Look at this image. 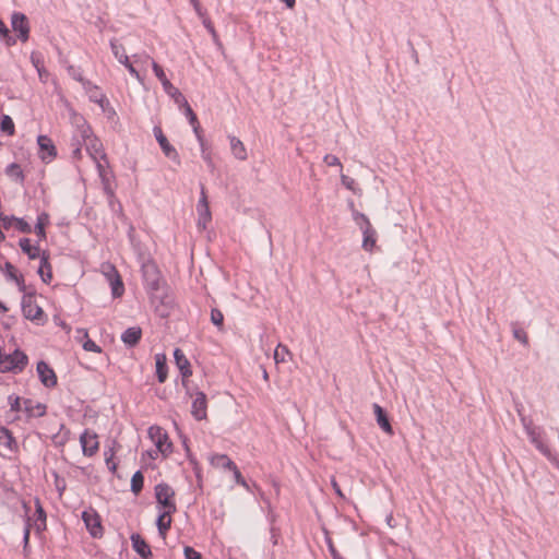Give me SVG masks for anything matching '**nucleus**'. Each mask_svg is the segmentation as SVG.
I'll return each mask as SVG.
<instances>
[{
	"label": "nucleus",
	"mask_w": 559,
	"mask_h": 559,
	"mask_svg": "<svg viewBox=\"0 0 559 559\" xmlns=\"http://www.w3.org/2000/svg\"><path fill=\"white\" fill-rule=\"evenodd\" d=\"M522 426L530 439V441L536 447V449L544 454L549 461L557 463V459L552 455L548 445L540 440L539 428L533 424V420L526 416H522Z\"/></svg>",
	"instance_id": "f257e3e1"
},
{
	"label": "nucleus",
	"mask_w": 559,
	"mask_h": 559,
	"mask_svg": "<svg viewBox=\"0 0 559 559\" xmlns=\"http://www.w3.org/2000/svg\"><path fill=\"white\" fill-rule=\"evenodd\" d=\"M155 498L157 503L164 509V511L176 512L177 507L175 503V491L165 483L155 486Z\"/></svg>",
	"instance_id": "39448f33"
},
{
	"label": "nucleus",
	"mask_w": 559,
	"mask_h": 559,
	"mask_svg": "<svg viewBox=\"0 0 559 559\" xmlns=\"http://www.w3.org/2000/svg\"><path fill=\"white\" fill-rule=\"evenodd\" d=\"M191 126L193 128V132H194V134H195V136L198 139V142H199L200 146H203L205 140H204V136L202 134V129H201V127L199 124V121L197 120L195 124H191Z\"/></svg>",
	"instance_id": "603ef678"
},
{
	"label": "nucleus",
	"mask_w": 559,
	"mask_h": 559,
	"mask_svg": "<svg viewBox=\"0 0 559 559\" xmlns=\"http://www.w3.org/2000/svg\"><path fill=\"white\" fill-rule=\"evenodd\" d=\"M156 360V374L159 383H164L167 379V365L166 357L163 354L155 356Z\"/></svg>",
	"instance_id": "c85d7f7f"
},
{
	"label": "nucleus",
	"mask_w": 559,
	"mask_h": 559,
	"mask_svg": "<svg viewBox=\"0 0 559 559\" xmlns=\"http://www.w3.org/2000/svg\"><path fill=\"white\" fill-rule=\"evenodd\" d=\"M110 48L114 56L119 59L121 55H126L124 48L121 44H119L116 39L110 40Z\"/></svg>",
	"instance_id": "37998d69"
},
{
	"label": "nucleus",
	"mask_w": 559,
	"mask_h": 559,
	"mask_svg": "<svg viewBox=\"0 0 559 559\" xmlns=\"http://www.w3.org/2000/svg\"><path fill=\"white\" fill-rule=\"evenodd\" d=\"M212 464L217 467H223L227 469L235 468V463L225 454H217L213 456Z\"/></svg>",
	"instance_id": "473e14b6"
},
{
	"label": "nucleus",
	"mask_w": 559,
	"mask_h": 559,
	"mask_svg": "<svg viewBox=\"0 0 559 559\" xmlns=\"http://www.w3.org/2000/svg\"><path fill=\"white\" fill-rule=\"evenodd\" d=\"M286 4L288 9H293L295 7L296 0H281Z\"/></svg>",
	"instance_id": "774afa93"
},
{
	"label": "nucleus",
	"mask_w": 559,
	"mask_h": 559,
	"mask_svg": "<svg viewBox=\"0 0 559 559\" xmlns=\"http://www.w3.org/2000/svg\"><path fill=\"white\" fill-rule=\"evenodd\" d=\"M324 163L329 166H338L342 168V164L337 156L332 154H326L323 158Z\"/></svg>",
	"instance_id": "864d4df0"
},
{
	"label": "nucleus",
	"mask_w": 559,
	"mask_h": 559,
	"mask_svg": "<svg viewBox=\"0 0 559 559\" xmlns=\"http://www.w3.org/2000/svg\"><path fill=\"white\" fill-rule=\"evenodd\" d=\"M83 141L80 139L79 136V132L76 131V134L73 136V143H72V146H73V151H72V155L74 158H80L81 157V143Z\"/></svg>",
	"instance_id": "79ce46f5"
},
{
	"label": "nucleus",
	"mask_w": 559,
	"mask_h": 559,
	"mask_svg": "<svg viewBox=\"0 0 559 559\" xmlns=\"http://www.w3.org/2000/svg\"><path fill=\"white\" fill-rule=\"evenodd\" d=\"M12 29L17 33V37L22 41H26L29 37V24L25 14L14 12L11 16Z\"/></svg>",
	"instance_id": "6e6552de"
},
{
	"label": "nucleus",
	"mask_w": 559,
	"mask_h": 559,
	"mask_svg": "<svg viewBox=\"0 0 559 559\" xmlns=\"http://www.w3.org/2000/svg\"><path fill=\"white\" fill-rule=\"evenodd\" d=\"M173 513L174 512H170V511H163L157 518L156 525L158 528V533L163 538L166 537V534L171 526V514Z\"/></svg>",
	"instance_id": "5701e85b"
},
{
	"label": "nucleus",
	"mask_w": 559,
	"mask_h": 559,
	"mask_svg": "<svg viewBox=\"0 0 559 559\" xmlns=\"http://www.w3.org/2000/svg\"><path fill=\"white\" fill-rule=\"evenodd\" d=\"M8 32H9V29H8V27L5 26V24H4L2 21H0V36H1V37H2V36H7V35H8Z\"/></svg>",
	"instance_id": "69168bd1"
},
{
	"label": "nucleus",
	"mask_w": 559,
	"mask_h": 559,
	"mask_svg": "<svg viewBox=\"0 0 559 559\" xmlns=\"http://www.w3.org/2000/svg\"><path fill=\"white\" fill-rule=\"evenodd\" d=\"M229 142L233 155L239 160H246L248 155L243 143L238 138L233 135L229 136Z\"/></svg>",
	"instance_id": "393cba45"
},
{
	"label": "nucleus",
	"mask_w": 559,
	"mask_h": 559,
	"mask_svg": "<svg viewBox=\"0 0 559 559\" xmlns=\"http://www.w3.org/2000/svg\"><path fill=\"white\" fill-rule=\"evenodd\" d=\"M152 69L156 78L162 83L165 93L168 94L176 104L178 102H185V96L182 93L171 84V82L167 79L163 68L154 60L152 61Z\"/></svg>",
	"instance_id": "423d86ee"
},
{
	"label": "nucleus",
	"mask_w": 559,
	"mask_h": 559,
	"mask_svg": "<svg viewBox=\"0 0 559 559\" xmlns=\"http://www.w3.org/2000/svg\"><path fill=\"white\" fill-rule=\"evenodd\" d=\"M48 223V215L46 213H41L37 217V223L35 225V234L39 237V239L46 238L45 225Z\"/></svg>",
	"instance_id": "72a5a7b5"
},
{
	"label": "nucleus",
	"mask_w": 559,
	"mask_h": 559,
	"mask_svg": "<svg viewBox=\"0 0 559 559\" xmlns=\"http://www.w3.org/2000/svg\"><path fill=\"white\" fill-rule=\"evenodd\" d=\"M174 358L182 378H189L192 374L191 365L180 348L174 350Z\"/></svg>",
	"instance_id": "a211bd4d"
},
{
	"label": "nucleus",
	"mask_w": 559,
	"mask_h": 559,
	"mask_svg": "<svg viewBox=\"0 0 559 559\" xmlns=\"http://www.w3.org/2000/svg\"><path fill=\"white\" fill-rule=\"evenodd\" d=\"M23 508L25 510V525H24V534H23V543H24V551H27L28 543H29V534H31V518L28 516V512L31 508L26 502H23Z\"/></svg>",
	"instance_id": "7c9ffc66"
},
{
	"label": "nucleus",
	"mask_w": 559,
	"mask_h": 559,
	"mask_svg": "<svg viewBox=\"0 0 559 559\" xmlns=\"http://www.w3.org/2000/svg\"><path fill=\"white\" fill-rule=\"evenodd\" d=\"M211 322L217 326L219 330H223L224 326V314L217 308H213L211 310Z\"/></svg>",
	"instance_id": "4c0bfd02"
},
{
	"label": "nucleus",
	"mask_w": 559,
	"mask_h": 559,
	"mask_svg": "<svg viewBox=\"0 0 559 559\" xmlns=\"http://www.w3.org/2000/svg\"><path fill=\"white\" fill-rule=\"evenodd\" d=\"M22 312L23 316L33 322L36 323H43L44 322V311L41 307H39L35 300H34V294L33 293H24V296L22 298Z\"/></svg>",
	"instance_id": "20e7f679"
},
{
	"label": "nucleus",
	"mask_w": 559,
	"mask_h": 559,
	"mask_svg": "<svg viewBox=\"0 0 559 559\" xmlns=\"http://www.w3.org/2000/svg\"><path fill=\"white\" fill-rule=\"evenodd\" d=\"M131 543H132V547L133 549L138 552V555L144 559H147L150 557H152V550L148 546V544L142 538V536L140 534H132L131 537Z\"/></svg>",
	"instance_id": "6ab92c4d"
},
{
	"label": "nucleus",
	"mask_w": 559,
	"mask_h": 559,
	"mask_svg": "<svg viewBox=\"0 0 559 559\" xmlns=\"http://www.w3.org/2000/svg\"><path fill=\"white\" fill-rule=\"evenodd\" d=\"M82 519L85 523L86 528L88 530L90 534L95 537H102L103 536V526L100 524V518L94 511L93 509L83 511Z\"/></svg>",
	"instance_id": "1a4fd4ad"
},
{
	"label": "nucleus",
	"mask_w": 559,
	"mask_h": 559,
	"mask_svg": "<svg viewBox=\"0 0 559 559\" xmlns=\"http://www.w3.org/2000/svg\"><path fill=\"white\" fill-rule=\"evenodd\" d=\"M186 559H201V554L194 550L190 546H186L183 549Z\"/></svg>",
	"instance_id": "3c124183"
},
{
	"label": "nucleus",
	"mask_w": 559,
	"mask_h": 559,
	"mask_svg": "<svg viewBox=\"0 0 559 559\" xmlns=\"http://www.w3.org/2000/svg\"><path fill=\"white\" fill-rule=\"evenodd\" d=\"M0 130L4 133H7L8 135H13L14 134V122L12 120V118L8 115H3L2 118H1V122H0Z\"/></svg>",
	"instance_id": "e433bc0d"
},
{
	"label": "nucleus",
	"mask_w": 559,
	"mask_h": 559,
	"mask_svg": "<svg viewBox=\"0 0 559 559\" xmlns=\"http://www.w3.org/2000/svg\"><path fill=\"white\" fill-rule=\"evenodd\" d=\"M177 105L181 108L189 120L190 124H195L198 117L189 105L188 100L185 98V102H178Z\"/></svg>",
	"instance_id": "c9c22d12"
},
{
	"label": "nucleus",
	"mask_w": 559,
	"mask_h": 559,
	"mask_svg": "<svg viewBox=\"0 0 559 559\" xmlns=\"http://www.w3.org/2000/svg\"><path fill=\"white\" fill-rule=\"evenodd\" d=\"M153 132L165 156L176 162L177 164H180V158L177 150L168 142L160 127H154Z\"/></svg>",
	"instance_id": "9d476101"
},
{
	"label": "nucleus",
	"mask_w": 559,
	"mask_h": 559,
	"mask_svg": "<svg viewBox=\"0 0 559 559\" xmlns=\"http://www.w3.org/2000/svg\"><path fill=\"white\" fill-rule=\"evenodd\" d=\"M342 185L345 186L348 190L354 191L355 180L346 175H341Z\"/></svg>",
	"instance_id": "5fc2aeb1"
},
{
	"label": "nucleus",
	"mask_w": 559,
	"mask_h": 559,
	"mask_svg": "<svg viewBox=\"0 0 559 559\" xmlns=\"http://www.w3.org/2000/svg\"><path fill=\"white\" fill-rule=\"evenodd\" d=\"M230 471L234 472L236 483L247 487V483L243 479V477H242L241 473L239 472V469L237 468V466L235 465V468H231Z\"/></svg>",
	"instance_id": "4d7b16f0"
},
{
	"label": "nucleus",
	"mask_w": 559,
	"mask_h": 559,
	"mask_svg": "<svg viewBox=\"0 0 559 559\" xmlns=\"http://www.w3.org/2000/svg\"><path fill=\"white\" fill-rule=\"evenodd\" d=\"M5 174L17 182L24 181L23 170L21 166L16 163L10 164L5 169Z\"/></svg>",
	"instance_id": "2f4dec72"
},
{
	"label": "nucleus",
	"mask_w": 559,
	"mask_h": 559,
	"mask_svg": "<svg viewBox=\"0 0 559 559\" xmlns=\"http://www.w3.org/2000/svg\"><path fill=\"white\" fill-rule=\"evenodd\" d=\"M200 147H201V152H202V158L204 159V162L206 163L209 168L211 170H213L214 169V163H213V159L211 157V154L207 152L206 143L204 142V145L200 146Z\"/></svg>",
	"instance_id": "49530a36"
},
{
	"label": "nucleus",
	"mask_w": 559,
	"mask_h": 559,
	"mask_svg": "<svg viewBox=\"0 0 559 559\" xmlns=\"http://www.w3.org/2000/svg\"><path fill=\"white\" fill-rule=\"evenodd\" d=\"M31 61L33 66L36 68L39 78H41V70H43V60L41 57L38 53L33 52L31 56Z\"/></svg>",
	"instance_id": "a18cd8bd"
},
{
	"label": "nucleus",
	"mask_w": 559,
	"mask_h": 559,
	"mask_svg": "<svg viewBox=\"0 0 559 559\" xmlns=\"http://www.w3.org/2000/svg\"><path fill=\"white\" fill-rule=\"evenodd\" d=\"M2 38L5 40L8 46H13L16 43L15 38L10 35V32H8L7 36H2Z\"/></svg>",
	"instance_id": "e2e57ef3"
},
{
	"label": "nucleus",
	"mask_w": 559,
	"mask_h": 559,
	"mask_svg": "<svg viewBox=\"0 0 559 559\" xmlns=\"http://www.w3.org/2000/svg\"><path fill=\"white\" fill-rule=\"evenodd\" d=\"M148 435L151 439L154 441L157 451L163 455H167L173 450V444L169 441V438L165 431L160 427L152 426L148 429Z\"/></svg>",
	"instance_id": "0eeeda50"
},
{
	"label": "nucleus",
	"mask_w": 559,
	"mask_h": 559,
	"mask_svg": "<svg viewBox=\"0 0 559 559\" xmlns=\"http://www.w3.org/2000/svg\"><path fill=\"white\" fill-rule=\"evenodd\" d=\"M143 484H144L143 474L140 471L135 472L131 478V491L134 495L140 493V491L143 488Z\"/></svg>",
	"instance_id": "f704fd0d"
},
{
	"label": "nucleus",
	"mask_w": 559,
	"mask_h": 559,
	"mask_svg": "<svg viewBox=\"0 0 559 559\" xmlns=\"http://www.w3.org/2000/svg\"><path fill=\"white\" fill-rule=\"evenodd\" d=\"M38 274L40 275L43 282L49 283L52 278L51 275V266L48 261V257L44 253L40 258V266L38 269Z\"/></svg>",
	"instance_id": "c756f323"
},
{
	"label": "nucleus",
	"mask_w": 559,
	"mask_h": 559,
	"mask_svg": "<svg viewBox=\"0 0 559 559\" xmlns=\"http://www.w3.org/2000/svg\"><path fill=\"white\" fill-rule=\"evenodd\" d=\"M112 454L109 457H106V464L110 471H116V464L111 460Z\"/></svg>",
	"instance_id": "0e129e2a"
},
{
	"label": "nucleus",
	"mask_w": 559,
	"mask_h": 559,
	"mask_svg": "<svg viewBox=\"0 0 559 559\" xmlns=\"http://www.w3.org/2000/svg\"><path fill=\"white\" fill-rule=\"evenodd\" d=\"M104 267L108 270L105 274L109 280L112 296L115 298L121 297L124 292V286L118 271L111 264H107Z\"/></svg>",
	"instance_id": "9b49d317"
},
{
	"label": "nucleus",
	"mask_w": 559,
	"mask_h": 559,
	"mask_svg": "<svg viewBox=\"0 0 559 559\" xmlns=\"http://www.w3.org/2000/svg\"><path fill=\"white\" fill-rule=\"evenodd\" d=\"M202 23L204 25V27L209 31V33L211 34L212 38H213V41L217 45V46H222L221 41H219V38H218V35L214 28V25L213 23L211 22V20L209 17H204L202 20Z\"/></svg>",
	"instance_id": "a19ab883"
},
{
	"label": "nucleus",
	"mask_w": 559,
	"mask_h": 559,
	"mask_svg": "<svg viewBox=\"0 0 559 559\" xmlns=\"http://www.w3.org/2000/svg\"><path fill=\"white\" fill-rule=\"evenodd\" d=\"M360 217L365 223V225L361 226L364 234L362 248L367 251H371L376 246V230L372 228L368 217L365 214H360Z\"/></svg>",
	"instance_id": "dca6fc26"
},
{
	"label": "nucleus",
	"mask_w": 559,
	"mask_h": 559,
	"mask_svg": "<svg viewBox=\"0 0 559 559\" xmlns=\"http://www.w3.org/2000/svg\"><path fill=\"white\" fill-rule=\"evenodd\" d=\"M37 143L39 146L40 157L43 160L50 162L52 158L56 157L57 150L49 136L39 135L37 138Z\"/></svg>",
	"instance_id": "2eb2a0df"
},
{
	"label": "nucleus",
	"mask_w": 559,
	"mask_h": 559,
	"mask_svg": "<svg viewBox=\"0 0 559 559\" xmlns=\"http://www.w3.org/2000/svg\"><path fill=\"white\" fill-rule=\"evenodd\" d=\"M286 355H290L288 348L285 345L278 344L274 352L275 362H284Z\"/></svg>",
	"instance_id": "ea45409f"
},
{
	"label": "nucleus",
	"mask_w": 559,
	"mask_h": 559,
	"mask_svg": "<svg viewBox=\"0 0 559 559\" xmlns=\"http://www.w3.org/2000/svg\"><path fill=\"white\" fill-rule=\"evenodd\" d=\"M142 337V329L140 326L128 328L121 335V341L128 347H134Z\"/></svg>",
	"instance_id": "aec40b11"
},
{
	"label": "nucleus",
	"mask_w": 559,
	"mask_h": 559,
	"mask_svg": "<svg viewBox=\"0 0 559 559\" xmlns=\"http://www.w3.org/2000/svg\"><path fill=\"white\" fill-rule=\"evenodd\" d=\"M127 69L129 71V73L135 78L139 82H142V76L140 75L139 71L130 63V64H127Z\"/></svg>",
	"instance_id": "680f3d73"
},
{
	"label": "nucleus",
	"mask_w": 559,
	"mask_h": 559,
	"mask_svg": "<svg viewBox=\"0 0 559 559\" xmlns=\"http://www.w3.org/2000/svg\"><path fill=\"white\" fill-rule=\"evenodd\" d=\"M270 533H271V540H272L273 545H277L278 537H280V530L277 527H275L274 525H272L270 528Z\"/></svg>",
	"instance_id": "bf43d9fd"
},
{
	"label": "nucleus",
	"mask_w": 559,
	"mask_h": 559,
	"mask_svg": "<svg viewBox=\"0 0 559 559\" xmlns=\"http://www.w3.org/2000/svg\"><path fill=\"white\" fill-rule=\"evenodd\" d=\"M198 214H199L198 226L202 229H205L207 223L212 218L210 209L198 210Z\"/></svg>",
	"instance_id": "58836bf2"
},
{
	"label": "nucleus",
	"mask_w": 559,
	"mask_h": 559,
	"mask_svg": "<svg viewBox=\"0 0 559 559\" xmlns=\"http://www.w3.org/2000/svg\"><path fill=\"white\" fill-rule=\"evenodd\" d=\"M144 280L152 294L157 293L160 289L163 280L160 278L155 265L151 264L144 266Z\"/></svg>",
	"instance_id": "4468645a"
},
{
	"label": "nucleus",
	"mask_w": 559,
	"mask_h": 559,
	"mask_svg": "<svg viewBox=\"0 0 559 559\" xmlns=\"http://www.w3.org/2000/svg\"><path fill=\"white\" fill-rule=\"evenodd\" d=\"M513 336L515 340H518L519 342H521L523 345H528V336L526 334V332L522 329H519V328H514L513 329Z\"/></svg>",
	"instance_id": "c03bdc74"
},
{
	"label": "nucleus",
	"mask_w": 559,
	"mask_h": 559,
	"mask_svg": "<svg viewBox=\"0 0 559 559\" xmlns=\"http://www.w3.org/2000/svg\"><path fill=\"white\" fill-rule=\"evenodd\" d=\"M0 219L3 223V226L7 227V219H12L14 222V227L24 234H29L32 231L31 225L24 221L23 218H17L15 216H7V215H0Z\"/></svg>",
	"instance_id": "bb28decb"
},
{
	"label": "nucleus",
	"mask_w": 559,
	"mask_h": 559,
	"mask_svg": "<svg viewBox=\"0 0 559 559\" xmlns=\"http://www.w3.org/2000/svg\"><path fill=\"white\" fill-rule=\"evenodd\" d=\"M118 61L127 68V64H130L129 57L127 55H121Z\"/></svg>",
	"instance_id": "338daca9"
},
{
	"label": "nucleus",
	"mask_w": 559,
	"mask_h": 559,
	"mask_svg": "<svg viewBox=\"0 0 559 559\" xmlns=\"http://www.w3.org/2000/svg\"><path fill=\"white\" fill-rule=\"evenodd\" d=\"M80 443L82 445L83 454L93 456L98 450V441L96 433L85 429L80 436Z\"/></svg>",
	"instance_id": "ddd939ff"
},
{
	"label": "nucleus",
	"mask_w": 559,
	"mask_h": 559,
	"mask_svg": "<svg viewBox=\"0 0 559 559\" xmlns=\"http://www.w3.org/2000/svg\"><path fill=\"white\" fill-rule=\"evenodd\" d=\"M37 373L40 382L46 388H53L57 385V376L53 369L44 360L37 362Z\"/></svg>",
	"instance_id": "f8f14e48"
},
{
	"label": "nucleus",
	"mask_w": 559,
	"mask_h": 559,
	"mask_svg": "<svg viewBox=\"0 0 559 559\" xmlns=\"http://www.w3.org/2000/svg\"><path fill=\"white\" fill-rule=\"evenodd\" d=\"M27 356L20 349L13 353L2 355L0 353V371L1 372H21L27 365Z\"/></svg>",
	"instance_id": "7ed1b4c3"
},
{
	"label": "nucleus",
	"mask_w": 559,
	"mask_h": 559,
	"mask_svg": "<svg viewBox=\"0 0 559 559\" xmlns=\"http://www.w3.org/2000/svg\"><path fill=\"white\" fill-rule=\"evenodd\" d=\"M83 348L87 352H94V353H100V347L92 340L87 338L84 344Z\"/></svg>",
	"instance_id": "09e8293b"
},
{
	"label": "nucleus",
	"mask_w": 559,
	"mask_h": 559,
	"mask_svg": "<svg viewBox=\"0 0 559 559\" xmlns=\"http://www.w3.org/2000/svg\"><path fill=\"white\" fill-rule=\"evenodd\" d=\"M23 411L29 417H41L46 414V405L41 403H34L32 400H24Z\"/></svg>",
	"instance_id": "4be33fe9"
},
{
	"label": "nucleus",
	"mask_w": 559,
	"mask_h": 559,
	"mask_svg": "<svg viewBox=\"0 0 559 559\" xmlns=\"http://www.w3.org/2000/svg\"><path fill=\"white\" fill-rule=\"evenodd\" d=\"M331 485H332V488L334 489L335 493H336L340 498L344 499V498H345V496H344V493H343V491H342V489H341L340 485L337 484V481H336V479H335L334 477H332V479H331Z\"/></svg>",
	"instance_id": "052dcab7"
},
{
	"label": "nucleus",
	"mask_w": 559,
	"mask_h": 559,
	"mask_svg": "<svg viewBox=\"0 0 559 559\" xmlns=\"http://www.w3.org/2000/svg\"><path fill=\"white\" fill-rule=\"evenodd\" d=\"M207 399L203 392H197L195 397L192 402V416L197 420L206 418Z\"/></svg>",
	"instance_id": "f3484780"
},
{
	"label": "nucleus",
	"mask_w": 559,
	"mask_h": 559,
	"mask_svg": "<svg viewBox=\"0 0 559 559\" xmlns=\"http://www.w3.org/2000/svg\"><path fill=\"white\" fill-rule=\"evenodd\" d=\"M4 270H5V276L8 280L10 281H13L16 283V285L19 286V289L20 292H23L25 293L26 290V286L24 284V278H23V275H19L16 273V270L15 267L13 266V264H11L10 262H5L4 264Z\"/></svg>",
	"instance_id": "b1692460"
},
{
	"label": "nucleus",
	"mask_w": 559,
	"mask_h": 559,
	"mask_svg": "<svg viewBox=\"0 0 559 559\" xmlns=\"http://www.w3.org/2000/svg\"><path fill=\"white\" fill-rule=\"evenodd\" d=\"M0 444L13 452L17 449V443L13 438L11 431L5 427H0Z\"/></svg>",
	"instance_id": "a878e982"
},
{
	"label": "nucleus",
	"mask_w": 559,
	"mask_h": 559,
	"mask_svg": "<svg viewBox=\"0 0 559 559\" xmlns=\"http://www.w3.org/2000/svg\"><path fill=\"white\" fill-rule=\"evenodd\" d=\"M21 250L27 254L31 260L39 258V247L33 246L28 238H21L19 242Z\"/></svg>",
	"instance_id": "cd10ccee"
},
{
	"label": "nucleus",
	"mask_w": 559,
	"mask_h": 559,
	"mask_svg": "<svg viewBox=\"0 0 559 559\" xmlns=\"http://www.w3.org/2000/svg\"><path fill=\"white\" fill-rule=\"evenodd\" d=\"M372 407H373V413L376 415V419H377L378 425L381 427V429L384 432H386L389 435H392L393 433V429H392V426L390 424V420H389L386 412L377 403H374Z\"/></svg>",
	"instance_id": "412c9836"
},
{
	"label": "nucleus",
	"mask_w": 559,
	"mask_h": 559,
	"mask_svg": "<svg viewBox=\"0 0 559 559\" xmlns=\"http://www.w3.org/2000/svg\"><path fill=\"white\" fill-rule=\"evenodd\" d=\"M78 132L80 139L86 145V151L94 160H97L98 158H105V154L102 150V143L96 138L91 136L92 130L84 120L82 124H78Z\"/></svg>",
	"instance_id": "f03ea898"
},
{
	"label": "nucleus",
	"mask_w": 559,
	"mask_h": 559,
	"mask_svg": "<svg viewBox=\"0 0 559 559\" xmlns=\"http://www.w3.org/2000/svg\"><path fill=\"white\" fill-rule=\"evenodd\" d=\"M36 514L37 520L43 522V526L46 527V513L38 499H36Z\"/></svg>",
	"instance_id": "8fccbe9b"
},
{
	"label": "nucleus",
	"mask_w": 559,
	"mask_h": 559,
	"mask_svg": "<svg viewBox=\"0 0 559 559\" xmlns=\"http://www.w3.org/2000/svg\"><path fill=\"white\" fill-rule=\"evenodd\" d=\"M203 209H210L209 203H207V198L204 192V188H202L201 199L199 200V203H198V210H203Z\"/></svg>",
	"instance_id": "13d9d810"
},
{
	"label": "nucleus",
	"mask_w": 559,
	"mask_h": 559,
	"mask_svg": "<svg viewBox=\"0 0 559 559\" xmlns=\"http://www.w3.org/2000/svg\"><path fill=\"white\" fill-rule=\"evenodd\" d=\"M8 400L12 412H20L22 409L21 399L19 396L10 395Z\"/></svg>",
	"instance_id": "de8ad7c7"
},
{
	"label": "nucleus",
	"mask_w": 559,
	"mask_h": 559,
	"mask_svg": "<svg viewBox=\"0 0 559 559\" xmlns=\"http://www.w3.org/2000/svg\"><path fill=\"white\" fill-rule=\"evenodd\" d=\"M191 4L193 5L197 14L203 20L204 17H207L205 15V12L203 11L199 0H190Z\"/></svg>",
	"instance_id": "6e6d98bb"
}]
</instances>
